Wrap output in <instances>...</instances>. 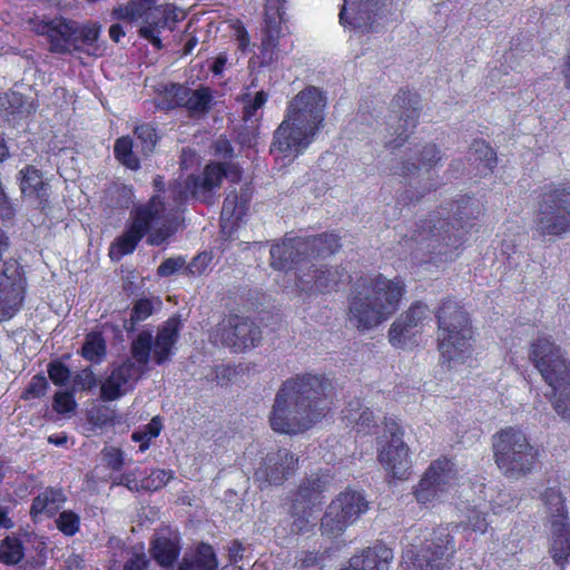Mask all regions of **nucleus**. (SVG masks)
I'll list each match as a JSON object with an SVG mask.
<instances>
[{
    "instance_id": "aec40b11",
    "label": "nucleus",
    "mask_w": 570,
    "mask_h": 570,
    "mask_svg": "<svg viewBox=\"0 0 570 570\" xmlns=\"http://www.w3.org/2000/svg\"><path fill=\"white\" fill-rule=\"evenodd\" d=\"M164 97L168 102V108H185L193 117L206 115L214 100L212 90L208 87L200 86L197 89H191L179 83L166 86Z\"/></svg>"
},
{
    "instance_id": "39448f33",
    "label": "nucleus",
    "mask_w": 570,
    "mask_h": 570,
    "mask_svg": "<svg viewBox=\"0 0 570 570\" xmlns=\"http://www.w3.org/2000/svg\"><path fill=\"white\" fill-rule=\"evenodd\" d=\"M28 24L31 31L47 38L52 53L101 57L107 50L106 41L100 39L102 28L98 22L79 24L60 16H35Z\"/></svg>"
},
{
    "instance_id": "c756f323",
    "label": "nucleus",
    "mask_w": 570,
    "mask_h": 570,
    "mask_svg": "<svg viewBox=\"0 0 570 570\" xmlns=\"http://www.w3.org/2000/svg\"><path fill=\"white\" fill-rule=\"evenodd\" d=\"M440 160L441 153L435 145H420L415 147L395 173L402 176H412L420 169L430 170L432 167L436 166Z\"/></svg>"
},
{
    "instance_id": "473e14b6",
    "label": "nucleus",
    "mask_w": 570,
    "mask_h": 570,
    "mask_svg": "<svg viewBox=\"0 0 570 570\" xmlns=\"http://www.w3.org/2000/svg\"><path fill=\"white\" fill-rule=\"evenodd\" d=\"M541 502L544 507L548 524L553 522L569 521L568 511L566 508V498L560 488L549 487L540 495Z\"/></svg>"
},
{
    "instance_id": "e433bc0d",
    "label": "nucleus",
    "mask_w": 570,
    "mask_h": 570,
    "mask_svg": "<svg viewBox=\"0 0 570 570\" xmlns=\"http://www.w3.org/2000/svg\"><path fill=\"white\" fill-rule=\"evenodd\" d=\"M66 497L61 490L46 489L32 501L30 513L32 517L39 514L53 515L62 507Z\"/></svg>"
},
{
    "instance_id": "3c124183",
    "label": "nucleus",
    "mask_w": 570,
    "mask_h": 570,
    "mask_svg": "<svg viewBox=\"0 0 570 570\" xmlns=\"http://www.w3.org/2000/svg\"><path fill=\"white\" fill-rule=\"evenodd\" d=\"M195 563L200 570H216L218 561L212 546L202 543L197 547Z\"/></svg>"
},
{
    "instance_id": "58836bf2",
    "label": "nucleus",
    "mask_w": 570,
    "mask_h": 570,
    "mask_svg": "<svg viewBox=\"0 0 570 570\" xmlns=\"http://www.w3.org/2000/svg\"><path fill=\"white\" fill-rule=\"evenodd\" d=\"M179 540L176 535L173 538L159 537L153 544V556L163 567L174 564L179 556Z\"/></svg>"
},
{
    "instance_id": "4d7b16f0",
    "label": "nucleus",
    "mask_w": 570,
    "mask_h": 570,
    "mask_svg": "<svg viewBox=\"0 0 570 570\" xmlns=\"http://www.w3.org/2000/svg\"><path fill=\"white\" fill-rule=\"evenodd\" d=\"M212 262L210 254L203 252L195 256L189 264L186 265V267L183 271V274L189 275V276H200L203 275L206 269L208 268L209 264Z\"/></svg>"
},
{
    "instance_id": "864d4df0",
    "label": "nucleus",
    "mask_w": 570,
    "mask_h": 570,
    "mask_svg": "<svg viewBox=\"0 0 570 570\" xmlns=\"http://www.w3.org/2000/svg\"><path fill=\"white\" fill-rule=\"evenodd\" d=\"M141 478L142 472L139 469L111 476V485H124L132 492H139L141 490Z\"/></svg>"
},
{
    "instance_id": "79ce46f5",
    "label": "nucleus",
    "mask_w": 570,
    "mask_h": 570,
    "mask_svg": "<svg viewBox=\"0 0 570 570\" xmlns=\"http://www.w3.org/2000/svg\"><path fill=\"white\" fill-rule=\"evenodd\" d=\"M20 189L24 195H38L45 189L46 183L39 169L33 166H27L20 170Z\"/></svg>"
},
{
    "instance_id": "6ab92c4d",
    "label": "nucleus",
    "mask_w": 570,
    "mask_h": 570,
    "mask_svg": "<svg viewBox=\"0 0 570 570\" xmlns=\"http://www.w3.org/2000/svg\"><path fill=\"white\" fill-rule=\"evenodd\" d=\"M224 179V165L220 163H210L205 166L199 175L189 176L185 183L175 181L167 190H163L160 197H169L171 190L179 186L184 190V199L180 204L183 208L188 196L200 202H209L216 190L220 187Z\"/></svg>"
},
{
    "instance_id": "f3484780",
    "label": "nucleus",
    "mask_w": 570,
    "mask_h": 570,
    "mask_svg": "<svg viewBox=\"0 0 570 570\" xmlns=\"http://www.w3.org/2000/svg\"><path fill=\"white\" fill-rule=\"evenodd\" d=\"M24 297L22 267L14 259L0 263V322L10 320L20 309Z\"/></svg>"
},
{
    "instance_id": "69168bd1",
    "label": "nucleus",
    "mask_w": 570,
    "mask_h": 570,
    "mask_svg": "<svg viewBox=\"0 0 570 570\" xmlns=\"http://www.w3.org/2000/svg\"><path fill=\"white\" fill-rule=\"evenodd\" d=\"M97 380L90 368H85L73 377V384L81 390H88L96 385Z\"/></svg>"
},
{
    "instance_id": "9d476101",
    "label": "nucleus",
    "mask_w": 570,
    "mask_h": 570,
    "mask_svg": "<svg viewBox=\"0 0 570 570\" xmlns=\"http://www.w3.org/2000/svg\"><path fill=\"white\" fill-rule=\"evenodd\" d=\"M528 357L548 386L570 376L567 352L550 335L534 337L529 345Z\"/></svg>"
},
{
    "instance_id": "4be33fe9",
    "label": "nucleus",
    "mask_w": 570,
    "mask_h": 570,
    "mask_svg": "<svg viewBox=\"0 0 570 570\" xmlns=\"http://www.w3.org/2000/svg\"><path fill=\"white\" fill-rule=\"evenodd\" d=\"M345 271L338 266H322L317 268L311 262L306 268H299L297 287L306 293H325L334 291L344 281Z\"/></svg>"
},
{
    "instance_id": "8fccbe9b",
    "label": "nucleus",
    "mask_w": 570,
    "mask_h": 570,
    "mask_svg": "<svg viewBox=\"0 0 570 570\" xmlns=\"http://www.w3.org/2000/svg\"><path fill=\"white\" fill-rule=\"evenodd\" d=\"M313 511L306 508H299L296 511L295 505L292 504V532L302 533L307 532L315 525L316 518L313 517Z\"/></svg>"
},
{
    "instance_id": "09e8293b",
    "label": "nucleus",
    "mask_w": 570,
    "mask_h": 570,
    "mask_svg": "<svg viewBox=\"0 0 570 570\" xmlns=\"http://www.w3.org/2000/svg\"><path fill=\"white\" fill-rule=\"evenodd\" d=\"M23 557L22 546L16 538H6L0 544V561L6 564H16Z\"/></svg>"
},
{
    "instance_id": "b1692460",
    "label": "nucleus",
    "mask_w": 570,
    "mask_h": 570,
    "mask_svg": "<svg viewBox=\"0 0 570 570\" xmlns=\"http://www.w3.org/2000/svg\"><path fill=\"white\" fill-rule=\"evenodd\" d=\"M308 244L302 237L286 238L283 243L276 244L271 248V265L275 269L289 271L295 269V277L299 274V268H306L309 261H306Z\"/></svg>"
},
{
    "instance_id": "f03ea898",
    "label": "nucleus",
    "mask_w": 570,
    "mask_h": 570,
    "mask_svg": "<svg viewBox=\"0 0 570 570\" xmlns=\"http://www.w3.org/2000/svg\"><path fill=\"white\" fill-rule=\"evenodd\" d=\"M331 382L322 375L304 374L286 380L278 390L269 415L274 431L295 434L320 422L330 409Z\"/></svg>"
},
{
    "instance_id": "72a5a7b5",
    "label": "nucleus",
    "mask_w": 570,
    "mask_h": 570,
    "mask_svg": "<svg viewBox=\"0 0 570 570\" xmlns=\"http://www.w3.org/2000/svg\"><path fill=\"white\" fill-rule=\"evenodd\" d=\"M30 107L21 94L11 91L0 95V118L4 121H18L30 112Z\"/></svg>"
},
{
    "instance_id": "2f4dec72",
    "label": "nucleus",
    "mask_w": 570,
    "mask_h": 570,
    "mask_svg": "<svg viewBox=\"0 0 570 570\" xmlns=\"http://www.w3.org/2000/svg\"><path fill=\"white\" fill-rule=\"evenodd\" d=\"M549 553L556 564L563 568L570 557V522H553L549 524Z\"/></svg>"
},
{
    "instance_id": "6e6552de",
    "label": "nucleus",
    "mask_w": 570,
    "mask_h": 570,
    "mask_svg": "<svg viewBox=\"0 0 570 570\" xmlns=\"http://www.w3.org/2000/svg\"><path fill=\"white\" fill-rule=\"evenodd\" d=\"M438 341L449 367L471 356L472 328L466 312L454 301H445L436 312Z\"/></svg>"
},
{
    "instance_id": "f257e3e1",
    "label": "nucleus",
    "mask_w": 570,
    "mask_h": 570,
    "mask_svg": "<svg viewBox=\"0 0 570 570\" xmlns=\"http://www.w3.org/2000/svg\"><path fill=\"white\" fill-rule=\"evenodd\" d=\"M183 328L180 316L174 315L160 324L154 336L150 331H141L131 341L130 357L115 366L100 386L102 401H115L134 389L154 361L163 365L171 360L179 333Z\"/></svg>"
},
{
    "instance_id": "f704fd0d",
    "label": "nucleus",
    "mask_w": 570,
    "mask_h": 570,
    "mask_svg": "<svg viewBox=\"0 0 570 570\" xmlns=\"http://www.w3.org/2000/svg\"><path fill=\"white\" fill-rule=\"evenodd\" d=\"M343 417L347 424L355 428L358 433H370L371 428L376 426L373 412L368 407H364L358 400L347 404L343 410Z\"/></svg>"
},
{
    "instance_id": "0e129e2a",
    "label": "nucleus",
    "mask_w": 570,
    "mask_h": 570,
    "mask_svg": "<svg viewBox=\"0 0 570 570\" xmlns=\"http://www.w3.org/2000/svg\"><path fill=\"white\" fill-rule=\"evenodd\" d=\"M104 460L108 468L120 471L124 465V454L120 449L109 448L104 451Z\"/></svg>"
},
{
    "instance_id": "a878e982",
    "label": "nucleus",
    "mask_w": 570,
    "mask_h": 570,
    "mask_svg": "<svg viewBox=\"0 0 570 570\" xmlns=\"http://www.w3.org/2000/svg\"><path fill=\"white\" fill-rule=\"evenodd\" d=\"M430 318V309L422 302H416L397 317L389 330V341L395 347H403L414 335V330Z\"/></svg>"
},
{
    "instance_id": "20e7f679",
    "label": "nucleus",
    "mask_w": 570,
    "mask_h": 570,
    "mask_svg": "<svg viewBox=\"0 0 570 570\" xmlns=\"http://www.w3.org/2000/svg\"><path fill=\"white\" fill-rule=\"evenodd\" d=\"M403 294L400 278L381 274L360 277L347 297V322L360 332L372 330L397 311Z\"/></svg>"
},
{
    "instance_id": "a19ab883",
    "label": "nucleus",
    "mask_w": 570,
    "mask_h": 570,
    "mask_svg": "<svg viewBox=\"0 0 570 570\" xmlns=\"http://www.w3.org/2000/svg\"><path fill=\"white\" fill-rule=\"evenodd\" d=\"M136 145L129 137L118 138L114 146V154L117 160L129 169L139 168V159L137 151L134 150Z\"/></svg>"
},
{
    "instance_id": "c9c22d12",
    "label": "nucleus",
    "mask_w": 570,
    "mask_h": 570,
    "mask_svg": "<svg viewBox=\"0 0 570 570\" xmlns=\"http://www.w3.org/2000/svg\"><path fill=\"white\" fill-rule=\"evenodd\" d=\"M547 394L554 412L566 423L570 424V376L549 386Z\"/></svg>"
},
{
    "instance_id": "c03bdc74",
    "label": "nucleus",
    "mask_w": 570,
    "mask_h": 570,
    "mask_svg": "<svg viewBox=\"0 0 570 570\" xmlns=\"http://www.w3.org/2000/svg\"><path fill=\"white\" fill-rule=\"evenodd\" d=\"M154 303L148 298H140L135 302L130 318L125 320L124 327L127 332H132L139 322L147 320L154 313Z\"/></svg>"
},
{
    "instance_id": "338daca9",
    "label": "nucleus",
    "mask_w": 570,
    "mask_h": 570,
    "mask_svg": "<svg viewBox=\"0 0 570 570\" xmlns=\"http://www.w3.org/2000/svg\"><path fill=\"white\" fill-rule=\"evenodd\" d=\"M89 422L95 428H104L112 422L111 416L108 414L107 410L104 409H97L89 413L88 415Z\"/></svg>"
},
{
    "instance_id": "de8ad7c7",
    "label": "nucleus",
    "mask_w": 570,
    "mask_h": 570,
    "mask_svg": "<svg viewBox=\"0 0 570 570\" xmlns=\"http://www.w3.org/2000/svg\"><path fill=\"white\" fill-rule=\"evenodd\" d=\"M268 95L264 90H259L252 97L249 94L244 95V120L246 122H256L258 120L257 111L266 104Z\"/></svg>"
},
{
    "instance_id": "2eb2a0df",
    "label": "nucleus",
    "mask_w": 570,
    "mask_h": 570,
    "mask_svg": "<svg viewBox=\"0 0 570 570\" xmlns=\"http://www.w3.org/2000/svg\"><path fill=\"white\" fill-rule=\"evenodd\" d=\"M456 478L458 471L451 460L446 458L434 460L414 490L417 502L429 504L442 499L455 483Z\"/></svg>"
},
{
    "instance_id": "052dcab7",
    "label": "nucleus",
    "mask_w": 570,
    "mask_h": 570,
    "mask_svg": "<svg viewBox=\"0 0 570 570\" xmlns=\"http://www.w3.org/2000/svg\"><path fill=\"white\" fill-rule=\"evenodd\" d=\"M53 407L59 413H69L75 410L76 402L72 394L59 392L55 395Z\"/></svg>"
},
{
    "instance_id": "1a4fd4ad",
    "label": "nucleus",
    "mask_w": 570,
    "mask_h": 570,
    "mask_svg": "<svg viewBox=\"0 0 570 570\" xmlns=\"http://www.w3.org/2000/svg\"><path fill=\"white\" fill-rule=\"evenodd\" d=\"M533 227L541 236H560L570 230L569 184H550L543 187Z\"/></svg>"
},
{
    "instance_id": "0eeeda50",
    "label": "nucleus",
    "mask_w": 570,
    "mask_h": 570,
    "mask_svg": "<svg viewBox=\"0 0 570 570\" xmlns=\"http://www.w3.org/2000/svg\"><path fill=\"white\" fill-rule=\"evenodd\" d=\"M494 462L510 480L531 474L540 462V449L520 429L505 428L492 436Z\"/></svg>"
},
{
    "instance_id": "c85d7f7f",
    "label": "nucleus",
    "mask_w": 570,
    "mask_h": 570,
    "mask_svg": "<svg viewBox=\"0 0 570 570\" xmlns=\"http://www.w3.org/2000/svg\"><path fill=\"white\" fill-rule=\"evenodd\" d=\"M393 551L384 543H376L353 556L343 570H389Z\"/></svg>"
},
{
    "instance_id": "393cba45",
    "label": "nucleus",
    "mask_w": 570,
    "mask_h": 570,
    "mask_svg": "<svg viewBox=\"0 0 570 570\" xmlns=\"http://www.w3.org/2000/svg\"><path fill=\"white\" fill-rule=\"evenodd\" d=\"M379 461L393 478L403 479L411 466L409 448L403 433L396 428L391 439L379 450Z\"/></svg>"
},
{
    "instance_id": "e2e57ef3",
    "label": "nucleus",
    "mask_w": 570,
    "mask_h": 570,
    "mask_svg": "<svg viewBox=\"0 0 570 570\" xmlns=\"http://www.w3.org/2000/svg\"><path fill=\"white\" fill-rule=\"evenodd\" d=\"M323 558L315 552L303 551L296 556L295 567L302 570H308L318 566Z\"/></svg>"
},
{
    "instance_id": "4c0bfd02",
    "label": "nucleus",
    "mask_w": 570,
    "mask_h": 570,
    "mask_svg": "<svg viewBox=\"0 0 570 570\" xmlns=\"http://www.w3.org/2000/svg\"><path fill=\"white\" fill-rule=\"evenodd\" d=\"M308 244L306 261L311 257L327 256L334 254L340 247L338 237L334 234H321L317 236L302 237Z\"/></svg>"
},
{
    "instance_id": "7c9ffc66",
    "label": "nucleus",
    "mask_w": 570,
    "mask_h": 570,
    "mask_svg": "<svg viewBox=\"0 0 570 570\" xmlns=\"http://www.w3.org/2000/svg\"><path fill=\"white\" fill-rule=\"evenodd\" d=\"M327 480L317 474H312L309 478L304 480L293 499L296 511L299 508H306L314 510L322 503V493L325 491Z\"/></svg>"
},
{
    "instance_id": "37998d69",
    "label": "nucleus",
    "mask_w": 570,
    "mask_h": 570,
    "mask_svg": "<svg viewBox=\"0 0 570 570\" xmlns=\"http://www.w3.org/2000/svg\"><path fill=\"white\" fill-rule=\"evenodd\" d=\"M81 355L92 362L100 363L106 355V343L101 334L89 333L81 347Z\"/></svg>"
},
{
    "instance_id": "49530a36",
    "label": "nucleus",
    "mask_w": 570,
    "mask_h": 570,
    "mask_svg": "<svg viewBox=\"0 0 570 570\" xmlns=\"http://www.w3.org/2000/svg\"><path fill=\"white\" fill-rule=\"evenodd\" d=\"M474 163L483 166L482 174L492 171L497 165V155L494 150L484 141H475L472 146Z\"/></svg>"
},
{
    "instance_id": "bb28decb",
    "label": "nucleus",
    "mask_w": 570,
    "mask_h": 570,
    "mask_svg": "<svg viewBox=\"0 0 570 570\" xmlns=\"http://www.w3.org/2000/svg\"><path fill=\"white\" fill-rule=\"evenodd\" d=\"M181 13L176 10L171 4H154L150 9L144 26L140 27L139 33L142 38L149 40L156 48L163 47L159 38L161 29L173 30L175 23L179 21Z\"/></svg>"
},
{
    "instance_id": "412c9836",
    "label": "nucleus",
    "mask_w": 570,
    "mask_h": 570,
    "mask_svg": "<svg viewBox=\"0 0 570 570\" xmlns=\"http://www.w3.org/2000/svg\"><path fill=\"white\" fill-rule=\"evenodd\" d=\"M298 458L287 449L271 451L255 472V478L265 485H279L297 469Z\"/></svg>"
},
{
    "instance_id": "4468645a",
    "label": "nucleus",
    "mask_w": 570,
    "mask_h": 570,
    "mask_svg": "<svg viewBox=\"0 0 570 570\" xmlns=\"http://www.w3.org/2000/svg\"><path fill=\"white\" fill-rule=\"evenodd\" d=\"M214 336L216 342L235 353H242L261 343L262 331L246 316L229 315L216 326Z\"/></svg>"
},
{
    "instance_id": "6e6d98bb",
    "label": "nucleus",
    "mask_w": 570,
    "mask_h": 570,
    "mask_svg": "<svg viewBox=\"0 0 570 570\" xmlns=\"http://www.w3.org/2000/svg\"><path fill=\"white\" fill-rule=\"evenodd\" d=\"M462 524L475 532L483 533L485 532L489 523L484 511L472 508L468 510V514L465 520L462 521Z\"/></svg>"
},
{
    "instance_id": "ddd939ff",
    "label": "nucleus",
    "mask_w": 570,
    "mask_h": 570,
    "mask_svg": "<svg viewBox=\"0 0 570 570\" xmlns=\"http://www.w3.org/2000/svg\"><path fill=\"white\" fill-rule=\"evenodd\" d=\"M455 551L449 527L440 525L425 538L412 561V570H448Z\"/></svg>"
},
{
    "instance_id": "a18cd8bd",
    "label": "nucleus",
    "mask_w": 570,
    "mask_h": 570,
    "mask_svg": "<svg viewBox=\"0 0 570 570\" xmlns=\"http://www.w3.org/2000/svg\"><path fill=\"white\" fill-rule=\"evenodd\" d=\"M135 136L137 138L136 149L140 148V153L148 156L153 153L158 137L155 128L149 124H142L135 128Z\"/></svg>"
},
{
    "instance_id": "9b49d317",
    "label": "nucleus",
    "mask_w": 570,
    "mask_h": 570,
    "mask_svg": "<svg viewBox=\"0 0 570 570\" xmlns=\"http://www.w3.org/2000/svg\"><path fill=\"white\" fill-rule=\"evenodd\" d=\"M368 510V501L356 490L340 493L328 505L321 523L322 533L328 537L341 535Z\"/></svg>"
},
{
    "instance_id": "f8f14e48",
    "label": "nucleus",
    "mask_w": 570,
    "mask_h": 570,
    "mask_svg": "<svg viewBox=\"0 0 570 570\" xmlns=\"http://www.w3.org/2000/svg\"><path fill=\"white\" fill-rule=\"evenodd\" d=\"M392 114L386 122L389 135L384 138L386 147H401L416 127L420 116V97L415 92L400 91L391 102Z\"/></svg>"
},
{
    "instance_id": "ea45409f",
    "label": "nucleus",
    "mask_w": 570,
    "mask_h": 570,
    "mask_svg": "<svg viewBox=\"0 0 570 570\" xmlns=\"http://www.w3.org/2000/svg\"><path fill=\"white\" fill-rule=\"evenodd\" d=\"M157 0H131L127 4L118 6L112 10V17L119 20H146L150 9Z\"/></svg>"
},
{
    "instance_id": "603ef678",
    "label": "nucleus",
    "mask_w": 570,
    "mask_h": 570,
    "mask_svg": "<svg viewBox=\"0 0 570 570\" xmlns=\"http://www.w3.org/2000/svg\"><path fill=\"white\" fill-rule=\"evenodd\" d=\"M173 479V472L167 470H154L148 476L141 478V490L157 491Z\"/></svg>"
},
{
    "instance_id": "bf43d9fd",
    "label": "nucleus",
    "mask_w": 570,
    "mask_h": 570,
    "mask_svg": "<svg viewBox=\"0 0 570 570\" xmlns=\"http://www.w3.org/2000/svg\"><path fill=\"white\" fill-rule=\"evenodd\" d=\"M186 267L184 257H170L165 259L157 269L159 276L166 277Z\"/></svg>"
},
{
    "instance_id": "423d86ee",
    "label": "nucleus",
    "mask_w": 570,
    "mask_h": 570,
    "mask_svg": "<svg viewBox=\"0 0 570 570\" xmlns=\"http://www.w3.org/2000/svg\"><path fill=\"white\" fill-rule=\"evenodd\" d=\"M470 198L462 199L455 204L454 220L458 224L441 218L440 213H432L428 218L415 223L412 230L403 237L405 247L411 248L415 256L422 254H436L451 256V250L458 248L463 239L464 218H470L474 210L468 206Z\"/></svg>"
},
{
    "instance_id": "13d9d810",
    "label": "nucleus",
    "mask_w": 570,
    "mask_h": 570,
    "mask_svg": "<svg viewBox=\"0 0 570 570\" xmlns=\"http://www.w3.org/2000/svg\"><path fill=\"white\" fill-rule=\"evenodd\" d=\"M48 374L53 384L63 386L71 376L70 370L60 361H53L48 365Z\"/></svg>"
},
{
    "instance_id": "680f3d73",
    "label": "nucleus",
    "mask_w": 570,
    "mask_h": 570,
    "mask_svg": "<svg viewBox=\"0 0 570 570\" xmlns=\"http://www.w3.org/2000/svg\"><path fill=\"white\" fill-rule=\"evenodd\" d=\"M49 384L43 375H35L26 391L27 397H40L45 395Z\"/></svg>"
},
{
    "instance_id": "7ed1b4c3",
    "label": "nucleus",
    "mask_w": 570,
    "mask_h": 570,
    "mask_svg": "<svg viewBox=\"0 0 570 570\" xmlns=\"http://www.w3.org/2000/svg\"><path fill=\"white\" fill-rule=\"evenodd\" d=\"M184 196V190L177 186L169 197L155 195L147 204L131 212L129 226L109 247L111 261L118 262L134 253L147 233H149L147 243L153 246H158L170 238L179 225L180 204Z\"/></svg>"
},
{
    "instance_id": "cd10ccee",
    "label": "nucleus",
    "mask_w": 570,
    "mask_h": 570,
    "mask_svg": "<svg viewBox=\"0 0 570 570\" xmlns=\"http://www.w3.org/2000/svg\"><path fill=\"white\" fill-rule=\"evenodd\" d=\"M283 0H267L265 9V37L262 40L261 57L263 65H269L278 58L277 46L282 21Z\"/></svg>"
},
{
    "instance_id": "a211bd4d",
    "label": "nucleus",
    "mask_w": 570,
    "mask_h": 570,
    "mask_svg": "<svg viewBox=\"0 0 570 570\" xmlns=\"http://www.w3.org/2000/svg\"><path fill=\"white\" fill-rule=\"evenodd\" d=\"M326 98L316 87H307L299 91L288 104L286 117L320 131L324 121Z\"/></svg>"
},
{
    "instance_id": "774afa93",
    "label": "nucleus",
    "mask_w": 570,
    "mask_h": 570,
    "mask_svg": "<svg viewBox=\"0 0 570 570\" xmlns=\"http://www.w3.org/2000/svg\"><path fill=\"white\" fill-rule=\"evenodd\" d=\"M214 151H215L216 156L224 158V159L232 158L234 155L233 147H232L229 140L226 138H223V137H219L214 142Z\"/></svg>"
},
{
    "instance_id": "dca6fc26",
    "label": "nucleus",
    "mask_w": 570,
    "mask_h": 570,
    "mask_svg": "<svg viewBox=\"0 0 570 570\" xmlns=\"http://www.w3.org/2000/svg\"><path fill=\"white\" fill-rule=\"evenodd\" d=\"M317 132L285 116L284 120L274 131L271 153L276 157L294 159L307 149L314 141Z\"/></svg>"
},
{
    "instance_id": "5fc2aeb1",
    "label": "nucleus",
    "mask_w": 570,
    "mask_h": 570,
    "mask_svg": "<svg viewBox=\"0 0 570 570\" xmlns=\"http://www.w3.org/2000/svg\"><path fill=\"white\" fill-rule=\"evenodd\" d=\"M57 528L66 535H73L79 531L80 518L72 511H63L56 520Z\"/></svg>"
},
{
    "instance_id": "5701e85b",
    "label": "nucleus",
    "mask_w": 570,
    "mask_h": 570,
    "mask_svg": "<svg viewBox=\"0 0 570 570\" xmlns=\"http://www.w3.org/2000/svg\"><path fill=\"white\" fill-rule=\"evenodd\" d=\"M381 7L382 0H344L338 14L340 23L362 32L376 31L375 18Z\"/></svg>"
}]
</instances>
